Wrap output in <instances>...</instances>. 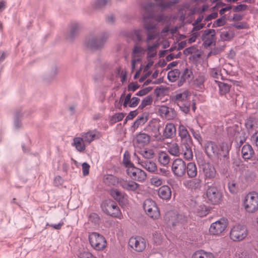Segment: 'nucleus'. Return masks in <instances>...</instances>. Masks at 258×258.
<instances>
[{"label":"nucleus","mask_w":258,"mask_h":258,"mask_svg":"<svg viewBox=\"0 0 258 258\" xmlns=\"http://www.w3.org/2000/svg\"><path fill=\"white\" fill-rule=\"evenodd\" d=\"M179 137L181 140L180 147L183 152V158L186 160H191L193 158L192 139L188 131L183 124H180L178 128Z\"/></svg>","instance_id":"f257e3e1"},{"label":"nucleus","mask_w":258,"mask_h":258,"mask_svg":"<svg viewBox=\"0 0 258 258\" xmlns=\"http://www.w3.org/2000/svg\"><path fill=\"white\" fill-rule=\"evenodd\" d=\"M109 36V34L107 32L90 35L86 39L85 45L91 50L101 49L104 46Z\"/></svg>","instance_id":"f03ea898"},{"label":"nucleus","mask_w":258,"mask_h":258,"mask_svg":"<svg viewBox=\"0 0 258 258\" xmlns=\"http://www.w3.org/2000/svg\"><path fill=\"white\" fill-rule=\"evenodd\" d=\"M243 206L247 213L256 212L258 210V194L254 191L247 194L243 200Z\"/></svg>","instance_id":"7ed1b4c3"},{"label":"nucleus","mask_w":258,"mask_h":258,"mask_svg":"<svg viewBox=\"0 0 258 258\" xmlns=\"http://www.w3.org/2000/svg\"><path fill=\"white\" fill-rule=\"evenodd\" d=\"M144 28L147 31V37L146 40V43H150V41L155 39L158 34V30L156 24L150 20H148L147 14L144 13Z\"/></svg>","instance_id":"20e7f679"},{"label":"nucleus","mask_w":258,"mask_h":258,"mask_svg":"<svg viewBox=\"0 0 258 258\" xmlns=\"http://www.w3.org/2000/svg\"><path fill=\"white\" fill-rule=\"evenodd\" d=\"M103 211L108 215L121 218V212L117 204L112 200H106L101 204Z\"/></svg>","instance_id":"39448f33"},{"label":"nucleus","mask_w":258,"mask_h":258,"mask_svg":"<svg viewBox=\"0 0 258 258\" xmlns=\"http://www.w3.org/2000/svg\"><path fill=\"white\" fill-rule=\"evenodd\" d=\"M89 240L92 247L96 250H103L106 246L105 238L97 232H92L90 234Z\"/></svg>","instance_id":"423d86ee"},{"label":"nucleus","mask_w":258,"mask_h":258,"mask_svg":"<svg viewBox=\"0 0 258 258\" xmlns=\"http://www.w3.org/2000/svg\"><path fill=\"white\" fill-rule=\"evenodd\" d=\"M247 235V230L245 226L236 224L232 227L230 232V237L233 241H239Z\"/></svg>","instance_id":"0eeeda50"},{"label":"nucleus","mask_w":258,"mask_h":258,"mask_svg":"<svg viewBox=\"0 0 258 258\" xmlns=\"http://www.w3.org/2000/svg\"><path fill=\"white\" fill-rule=\"evenodd\" d=\"M155 8V4L151 3L142 5V10L144 13L147 14V17L148 18L154 19L158 22L164 23L166 21L167 17L162 14L154 15V11Z\"/></svg>","instance_id":"6e6552de"},{"label":"nucleus","mask_w":258,"mask_h":258,"mask_svg":"<svg viewBox=\"0 0 258 258\" xmlns=\"http://www.w3.org/2000/svg\"><path fill=\"white\" fill-rule=\"evenodd\" d=\"M143 208L146 214L151 218L155 219L160 217V212L156 203L153 200L146 199L144 202Z\"/></svg>","instance_id":"1a4fd4ad"},{"label":"nucleus","mask_w":258,"mask_h":258,"mask_svg":"<svg viewBox=\"0 0 258 258\" xmlns=\"http://www.w3.org/2000/svg\"><path fill=\"white\" fill-rule=\"evenodd\" d=\"M171 170L175 176L182 177L186 172V163L181 158L175 159L171 166Z\"/></svg>","instance_id":"9d476101"},{"label":"nucleus","mask_w":258,"mask_h":258,"mask_svg":"<svg viewBox=\"0 0 258 258\" xmlns=\"http://www.w3.org/2000/svg\"><path fill=\"white\" fill-rule=\"evenodd\" d=\"M227 220L225 218H221L211 224L209 232L213 235H219L222 233L227 226Z\"/></svg>","instance_id":"9b49d317"},{"label":"nucleus","mask_w":258,"mask_h":258,"mask_svg":"<svg viewBox=\"0 0 258 258\" xmlns=\"http://www.w3.org/2000/svg\"><path fill=\"white\" fill-rule=\"evenodd\" d=\"M203 181L199 178H195L190 179H185L183 182V186L187 189L198 192L201 190L203 186Z\"/></svg>","instance_id":"f8f14e48"},{"label":"nucleus","mask_w":258,"mask_h":258,"mask_svg":"<svg viewBox=\"0 0 258 258\" xmlns=\"http://www.w3.org/2000/svg\"><path fill=\"white\" fill-rule=\"evenodd\" d=\"M126 173L132 179L139 181H144L147 177L145 171L135 166L127 169Z\"/></svg>","instance_id":"ddd939ff"},{"label":"nucleus","mask_w":258,"mask_h":258,"mask_svg":"<svg viewBox=\"0 0 258 258\" xmlns=\"http://www.w3.org/2000/svg\"><path fill=\"white\" fill-rule=\"evenodd\" d=\"M128 245L136 251L141 252L146 248V241L140 237H132L129 239Z\"/></svg>","instance_id":"4468645a"},{"label":"nucleus","mask_w":258,"mask_h":258,"mask_svg":"<svg viewBox=\"0 0 258 258\" xmlns=\"http://www.w3.org/2000/svg\"><path fill=\"white\" fill-rule=\"evenodd\" d=\"M207 197L213 204L219 203L221 199V194L215 186H209L207 190Z\"/></svg>","instance_id":"2eb2a0df"},{"label":"nucleus","mask_w":258,"mask_h":258,"mask_svg":"<svg viewBox=\"0 0 258 258\" xmlns=\"http://www.w3.org/2000/svg\"><path fill=\"white\" fill-rule=\"evenodd\" d=\"M134 157L137 161L138 163L143 168L150 172H155L157 170V166L155 163L149 159H141L140 157L136 156V153H134Z\"/></svg>","instance_id":"dca6fc26"},{"label":"nucleus","mask_w":258,"mask_h":258,"mask_svg":"<svg viewBox=\"0 0 258 258\" xmlns=\"http://www.w3.org/2000/svg\"><path fill=\"white\" fill-rule=\"evenodd\" d=\"M215 30L208 29L204 31L202 36V40L205 47H209L215 42Z\"/></svg>","instance_id":"f3484780"},{"label":"nucleus","mask_w":258,"mask_h":258,"mask_svg":"<svg viewBox=\"0 0 258 258\" xmlns=\"http://www.w3.org/2000/svg\"><path fill=\"white\" fill-rule=\"evenodd\" d=\"M206 153L209 157H219L221 155L220 150L218 146L213 142H207L205 145Z\"/></svg>","instance_id":"a211bd4d"},{"label":"nucleus","mask_w":258,"mask_h":258,"mask_svg":"<svg viewBox=\"0 0 258 258\" xmlns=\"http://www.w3.org/2000/svg\"><path fill=\"white\" fill-rule=\"evenodd\" d=\"M165 220L168 226L172 225V226H175L178 224V223H181L184 220L182 218V216L179 215H176L173 212H168L165 215Z\"/></svg>","instance_id":"6ab92c4d"},{"label":"nucleus","mask_w":258,"mask_h":258,"mask_svg":"<svg viewBox=\"0 0 258 258\" xmlns=\"http://www.w3.org/2000/svg\"><path fill=\"white\" fill-rule=\"evenodd\" d=\"M254 153L253 149L249 144L244 145L241 149V154L243 158L245 160L251 159L252 163L256 164L258 162V159L253 158Z\"/></svg>","instance_id":"aec40b11"},{"label":"nucleus","mask_w":258,"mask_h":258,"mask_svg":"<svg viewBox=\"0 0 258 258\" xmlns=\"http://www.w3.org/2000/svg\"><path fill=\"white\" fill-rule=\"evenodd\" d=\"M227 131V134L230 138L237 141L241 138V136L243 134V131L241 127L237 125H233L228 127Z\"/></svg>","instance_id":"412c9836"},{"label":"nucleus","mask_w":258,"mask_h":258,"mask_svg":"<svg viewBox=\"0 0 258 258\" xmlns=\"http://www.w3.org/2000/svg\"><path fill=\"white\" fill-rule=\"evenodd\" d=\"M190 94L187 90L177 91L173 96L175 101L177 104L184 103L185 102H189V98Z\"/></svg>","instance_id":"4be33fe9"},{"label":"nucleus","mask_w":258,"mask_h":258,"mask_svg":"<svg viewBox=\"0 0 258 258\" xmlns=\"http://www.w3.org/2000/svg\"><path fill=\"white\" fill-rule=\"evenodd\" d=\"M158 112L162 117L168 120L173 119L175 116L174 110L166 106H161L158 109Z\"/></svg>","instance_id":"5701e85b"},{"label":"nucleus","mask_w":258,"mask_h":258,"mask_svg":"<svg viewBox=\"0 0 258 258\" xmlns=\"http://www.w3.org/2000/svg\"><path fill=\"white\" fill-rule=\"evenodd\" d=\"M158 195L160 199L168 200L171 197V190L168 185H163L158 189Z\"/></svg>","instance_id":"b1692460"},{"label":"nucleus","mask_w":258,"mask_h":258,"mask_svg":"<svg viewBox=\"0 0 258 258\" xmlns=\"http://www.w3.org/2000/svg\"><path fill=\"white\" fill-rule=\"evenodd\" d=\"M98 133L96 130L89 131L87 133H83L81 134V137L83 139L85 143L89 145L91 142L97 138H98Z\"/></svg>","instance_id":"393cba45"},{"label":"nucleus","mask_w":258,"mask_h":258,"mask_svg":"<svg viewBox=\"0 0 258 258\" xmlns=\"http://www.w3.org/2000/svg\"><path fill=\"white\" fill-rule=\"evenodd\" d=\"M119 184L124 189L135 191L139 187V184L133 181H127L123 179L119 180Z\"/></svg>","instance_id":"a878e982"},{"label":"nucleus","mask_w":258,"mask_h":258,"mask_svg":"<svg viewBox=\"0 0 258 258\" xmlns=\"http://www.w3.org/2000/svg\"><path fill=\"white\" fill-rule=\"evenodd\" d=\"M176 134V128L173 123H168L165 125L163 136L166 139L173 138Z\"/></svg>","instance_id":"bb28decb"},{"label":"nucleus","mask_w":258,"mask_h":258,"mask_svg":"<svg viewBox=\"0 0 258 258\" xmlns=\"http://www.w3.org/2000/svg\"><path fill=\"white\" fill-rule=\"evenodd\" d=\"M168 152L171 155L174 156L179 157L180 155L183 156V152H182V148L179 149V146L176 143H172L170 144L168 147Z\"/></svg>","instance_id":"cd10ccee"},{"label":"nucleus","mask_w":258,"mask_h":258,"mask_svg":"<svg viewBox=\"0 0 258 258\" xmlns=\"http://www.w3.org/2000/svg\"><path fill=\"white\" fill-rule=\"evenodd\" d=\"M150 141V137L146 133H140L136 136V143L139 146L147 145Z\"/></svg>","instance_id":"c85d7f7f"},{"label":"nucleus","mask_w":258,"mask_h":258,"mask_svg":"<svg viewBox=\"0 0 258 258\" xmlns=\"http://www.w3.org/2000/svg\"><path fill=\"white\" fill-rule=\"evenodd\" d=\"M204 173L206 179H213L216 177V171L214 167L211 165H206L203 168Z\"/></svg>","instance_id":"c756f323"},{"label":"nucleus","mask_w":258,"mask_h":258,"mask_svg":"<svg viewBox=\"0 0 258 258\" xmlns=\"http://www.w3.org/2000/svg\"><path fill=\"white\" fill-rule=\"evenodd\" d=\"M82 137H75L73 139L72 145L74 146L76 149L79 152L84 151L86 149V145Z\"/></svg>","instance_id":"7c9ffc66"},{"label":"nucleus","mask_w":258,"mask_h":258,"mask_svg":"<svg viewBox=\"0 0 258 258\" xmlns=\"http://www.w3.org/2000/svg\"><path fill=\"white\" fill-rule=\"evenodd\" d=\"M187 174L189 178L195 177L198 174L197 167L194 162H189L186 165Z\"/></svg>","instance_id":"2f4dec72"},{"label":"nucleus","mask_w":258,"mask_h":258,"mask_svg":"<svg viewBox=\"0 0 258 258\" xmlns=\"http://www.w3.org/2000/svg\"><path fill=\"white\" fill-rule=\"evenodd\" d=\"M151 41L150 43L147 44V54L148 58H152L154 57L156 55V49L159 45V43L158 41L155 42L152 45H151Z\"/></svg>","instance_id":"473e14b6"},{"label":"nucleus","mask_w":258,"mask_h":258,"mask_svg":"<svg viewBox=\"0 0 258 258\" xmlns=\"http://www.w3.org/2000/svg\"><path fill=\"white\" fill-rule=\"evenodd\" d=\"M81 28V25L77 22H73L70 26V32L68 37L71 39H73L79 33Z\"/></svg>","instance_id":"72a5a7b5"},{"label":"nucleus","mask_w":258,"mask_h":258,"mask_svg":"<svg viewBox=\"0 0 258 258\" xmlns=\"http://www.w3.org/2000/svg\"><path fill=\"white\" fill-rule=\"evenodd\" d=\"M136 154H139L144 158V159H150L153 157L154 152L153 149L149 148H144L140 149L139 151H136L135 152Z\"/></svg>","instance_id":"f704fd0d"},{"label":"nucleus","mask_w":258,"mask_h":258,"mask_svg":"<svg viewBox=\"0 0 258 258\" xmlns=\"http://www.w3.org/2000/svg\"><path fill=\"white\" fill-rule=\"evenodd\" d=\"M148 119L147 114H142L138 117L134 122L132 127L134 130H136L139 126L143 125Z\"/></svg>","instance_id":"c9c22d12"},{"label":"nucleus","mask_w":258,"mask_h":258,"mask_svg":"<svg viewBox=\"0 0 258 258\" xmlns=\"http://www.w3.org/2000/svg\"><path fill=\"white\" fill-rule=\"evenodd\" d=\"M191 258H215L213 254L204 250H199L195 252Z\"/></svg>","instance_id":"e433bc0d"},{"label":"nucleus","mask_w":258,"mask_h":258,"mask_svg":"<svg viewBox=\"0 0 258 258\" xmlns=\"http://www.w3.org/2000/svg\"><path fill=\"white\" fill-rule=\"evenodd\" d=\"M166 0H155L158 5L162 9L170 8L179 2V0H171L169 2H166Z\"/></svg>","instance_id":"4c0bfd02"},{"label":"nucleus","mask_w":258,"mask_h":258,"mask_svg":"<svg viewBox=\"0 0 258 258\" xmlns=\"http://www.w3.org/2000/svg\"><path fill=\"white\" fill-rule=\"evenodd\" d=\"M104 182L108 185H116L117 184H119V180L118 179L110 174L105 175L103 178Z\"/></svg>","instance_id":"58836bf2"},{"label":"nucleus","mask_w":258,"mask_h":258,"mask_svg":"<svg viewBox=\"0 0 258 258\" xmlns=\"http://www.w3.org/2000/svg\"><path fill=\"white\" fill-rule=\"evenodd\" d=\"M170 160V158L166 153L161 152L158 154V161L162 165L164 166L168 165Z\"/></svg>","instance_id":"ea45409f"},{"label":"nucleus","mask_w":258,"mask_h":258,"mask_svg":"<svg viewBox=\"0 0 258 258\" xmlns=\"http://www.w3.org/2000/svg\"><path fill=\"white\" fill-rule=\"evenodd\" d=\"M146 50L142 47L136 45L134 46L133 50L132 56L134 57H138L139 58L142 59V55L145 53Z\"/></svg>","instance_id":"a19ab883"},{"label":"nucleus","mask_w":258,"mask_h":258,"mask_svg":"<svg viewBox=\"0 0 258 258\" xmlns=\"http://www.w3.org/2000/svg\"><path fill=\"white\" fill-rule=\"evenodd\" d=\"M110 195L114 200L119 203L122 202L124 198V194L116 189H111Z\"/></svg>","instance_id":"79ce46f5"},{"label":"nucleus","mask_w":258,"mask_h":258,"mask_svg":"<svg viewBox=\"0 0 258 258\" xmlns=\"http://www.w3.org/2000/svg\"><path fill=\"white\" fill-rule=\"evenodd\" d=\"M179 70L178 69H174L168 73L167 78L169 81L174 82L179 78Z\"/></svg>","instance_id":"37998d69"},{"label":"nucleus","mask_w":258,"mask_h":258,"mask_svg":"<svg viewBox=\"0 0 258 258\" xmlns=\"http://www.w3.org/2000/svg\"><path fill=\"white\" fill-rule=\"evenodd\" d=\"M181 79L183 81H191L193 79V73L191 70L188 68L185 69L182 73Z\"/></svg>","instance_id":"c03bdc74"},{"label":"nucleus","mask_w":258,"mask_h":258,"mask_svg":"<svg viewBox=\"0 0 258 258\" xmlns=\"http://www.w3.org/2000/svg\"><path fill=\"white\" fill-rule=\"evenodd\" d=\"M216 82H218V86L219 88V92L221 95H224L228 93L230 88V86L224 83L218 82L216 81Z\"/></svg>","instance_id":"a18cd8bd"},{"label":"nucleus","mask_w":258,"mask_h":258,"mask_svg":"<svg viewBox=\"0 0 258 258\" xmlns=\"http://www.w3.org/2000/svg\"><path fill=\"white\" fill-rule=\"evenodd\" d=\"M234 36L231 31L224 30L221 32L220 38L223 41H228L232 39Z\"/></svg>","instance_id":"49530a36"},{"label":"nucleus","mask_w":258,"mask_h":258,"mask_svg":"<svg viewBox=\"0 0 258 258\" xmlns=\"http://www.w3.org/2000/svg\"><path fill=\"white\" fill-rule=\"evenodd\" d=\"M206 80V76L204 73H200L194 80V84L197 86H201L204 84Z\"/></svg>","instance_id":"de8ad7c7"},{"label":"nucleus","mask_w":258,"mask_h":258,"mask_svg":"<svg viewBox=\"0 0 258 258\" xmlns=\"http://www.w3.org/2000/svg\"><path fill=\"white\" fill-rule=\"evenodd\" d=\"M230 149V146L226 143H223L221 145L220 155H222L224 157H226L229 153Z\"/></svg>","instance_id":"09e8293b"},{"label":"nucleus","mask_w":258,"mask_h":258,"mask_svg":"<svg viewBox=\"0 0 258 258\" xmlns=\"http://www.w3.org/2000/svg\"><path fill=\"white\" fill-rule=\"evenodd\" d=\"M109 0H95L92 4L93 8L96 9L102 8L109 2Z\"/></svg>","instance_id":"8fccbe9b"},{"label":"nucleus","mask_w":258,"mask_h":258,"mask_svg":"<svg viewBox=\"0 0 258 258\" xmlns=\"http://www.w3.org/2000/svg\"><path fill=\"white\" fill-rule=\"evenodd\" d=\"M211 76L216 79H222V76L221 74V70L219 68H213L210 70Z\"/></svg>","instance_id":"3c124183"},{"label":"nucleus","mask_w":258,"mask_h":258,"mask_svg":"<svg viewBox=\"0 0 258 258\" xmlns=\"http://www.w3.org/2000/svg\"><path fill=\"white\" fill-rule=\"evenodd\" d=\"M123 164L127 169L134 166V164L130 161V155L127 152H125L123 155Z\"/></svg>","instance_id":"603ef678"},{"label":"nucleus","mask_w":258,"mask_h":258,"mask_svg":"<svg viewBox=\"0 0 258 258\" xmlns=\"http://www.w3.org/2000/svg\"><path fill=\"white\" fill-rule=\"evenodd\" d=\"M153 101L152 97L151 96H147L145 97L142 101L141 104L139 106V108L142 109L146 106L150 105Z\"/></svg>","instance_id":"864d4df0"},{"label":"nucleus","mask_w":258,"mask_h":258,"mask_svg":"<svg viewBox=\"0 0 258 258\" xmlns=\"http://www.w3.org/2000/svg\"><path fill=\"white\" fill-rule=\"evenodd\" d=\"M195 212H196L197 215L200 217L206 216L207 214L206 207L204 205H200L198 206L196 208Z\"/></svg>","instance_id":"5fc2aeb1"},{"label":"nucleus","mask_w":258,"mask_h":258,"mask_svg":"<svg viewBox=\"0 0 258 258\" xmlns=\"http://www.w3.org/2000/svg\"><path fill=\"white\" fill-rule=\"evenodd\" d=\"M179 108H180V110L184 112L185 113H187L190 109V102H185L183 103L177 104Z\"/></svg>","instance_id":"6e6d98bb"},{"label":"nucleus","mask_w":258,"mask_h":258,"mask_svg":"<svg viewBox=\"0 0 258 258\" xmlns=\"http://www.w3.org/2000/svg\"><path fill=\"white\" fill-rule=\"evenodd\" d=\"M124 116V115L123 113H117L112 116L110 121L112 123H115L121 121Z\"/></svg>","instance_id":"4d7b16f0"},{"label":"nucleus","mask_w":258,"mask_h":258,"mask_svg":"<svg viewBox=\"0 0 258 258\" xmlns=\"http://www.w3.org/2000/svg\"><path fill=\"white\" fill-rule=\"evenodd\" d=\"M151 184L156 186H160L162 184V179L157 176H153L150 179Z\"/></svg>","instance_id":"13d9d810"},{"label":"nucleus","mask_w":258,"mask_h":258,"mask_svg":"<svg viewBox=\"0 0 258 258\" xmlns=\"http://www.w3.org/2000/svg\"><path fill=\"white\" fill-rule=\"evenodd\" d=\"M148 130L153 131V133H154L153 136L156 138L157 137L158 134L159 132V127L158 125L154 123H150L149 125Z\"/></svg>","instance_id":"bf43d9fd"},{"label":"nucleus","mask_w":258,"mask_h":258,"mask_svg":"<svg viewBox=\"0 0 258 258\" xmlns=\"http://www.w3.org/2000/svg\"><path fill=\"white\" fill-rule=\"evenodd\" d=\"M226 23L224 16L217 19L213 24V27H220L223 26Z\"/></svg>","instance_id":"052dcab7"},{"label":"nucleus","mask_w":258,"mask_h":258,"mask_svg":"<svg viewBox=\"0 0 258 258\" xmlns=\"http://www.w3.org/2000/svg\"><path fill=\"white\" fill-rule=\"evenodd\" d=\"M250 141L253 146H255L258 148V131L251 136Z\"/></svg>","instance_id":"680f3d73"},{"label":"nucleus","mask_w":258,"mask_h":258,"mask_svg":"<svg viewBox=\"0 0 258 258\" xmlns=\"http://www.w3.org/2000/svg\"><path fill=\"white\" fill-rule=\"evenodd\" d=\"M140 101V99L138 97H133L131 99V101H129L128 104L127 105V106H129L130 107H136Z\"/></svg>","instance_id":"e2e57ef3"},{"label":"nucleus","mask_w":258,"mask_h":258,"mask_svg":"<svg viewBox=\"0 0 258 258\" xmlns=\"http://www.w3.org/2000/svg\"><path fill=\"white\" fill-rule=\"evenodd\" d=\"M82 166L83 175L86 176L88 175L89 173L90 165L87 163L84 162L82 164Z\"/></svg>","instance_id":"0e129e2a"},{"label":"nucleus","mask_w":258,"mask_h":258,"mask_svg":"<svg viewBox=\"0 0 258 258\" xmlns=\"http://www.w3.org/2000/svg\"><path fill=\"white\" fill-rule=\"evenodd\" d=\"M247 6L245 5L240 4L235 6L233 8V11L237 12L245 10L247 9Z\"/></svg>","instance_id":"69168bd1"},{"label":"nucleus","mask_w":258,"mask_h":258,"mask_svg":"<svg viewBox=\"0 0 258 258\" xmlns=\"http://www.w3.org/2000/svg\"><path fill=\"white\" fill-rule=\"evenodd\" d=\"M132 71H134L136 69V66L137 63H139L141 59L139 58L138 57H134L132 56Z\"/></svg>","instance_id":"338daca9"},{"label":"nucleus","mask_w":258,"mask_h":258,"mask_svg":"<svg viewBox=\"0 0 258 258\" xmlns=\"http://www.w3.org/2000/svg\"><path fill=\"white\" fill-rule=\"evenodd\" d=\"M134 34L139 41H141L143 38V30L141 29H136L134 31Z\"/></svg>","instance_id":"774afa93"}]
</instances>
